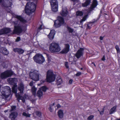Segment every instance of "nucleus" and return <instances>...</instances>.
<instances>
[{
    "instance_id": "31",
    "label": "nucleus",
    "mask_w": 120,
    "mask_h": 120,
    "mask_svg": "<svg viewBox=\"0 0 120 120\" xmlns=\"http://www.w3.org/2000/svg\"><path fill=\"white\" fill-rule=\"evenodd\" d=\"M22 115L23 116L26 117H30V114L26 113L25 112H23L22 114Z\"/></svg>"
},
{
    "instance_id": "21",
    "label": "nucleus",
    "mask_w": 120,
    "mask_h": 120,
    "mask_svg": "<svg viewBox=\"0 0 120 120\" xmlns=\"http://www.w3.org/2000/svg\"><path fill=\"white\" fill-rule=\"evenodd\" d=\"M55 34V31L54 30H51L49 34L48 35V36L49 38H54Z\"/></svg>"
},
{
    "instance_id": "41",
    "label": "nucleus",
    "mask_w": 120,
    "mask_h": 120,
    "mask_svg": "<svg viewBox=\"0 0 120 120\" xmlns=\"http://www.w3.org/2000/svg\"><path fill=\"white\" fill-rule=\"evenodd\" d=\"M33 84V81H32L30 83L29 85L31 86H32Z\"/></svg>"
},
{
    "instance_id": "55",
    "label": "nucleus",
    "mask_w": 120,
    "mask_h": 120,
    "mask_svg": "<svg viewBox=\"0 0 120 120\" xmlns=\"http://www.w3.org/2000/svg\"><path fill=\"white\" fill-rule=\"evenodd\" d=\"M120 120V119H118V120Z\"/></svg>"
},
{
    "instance_id": "15",
    "label": "nucleus",
    "mask_w": 120,
    "mask_h": 120,
    "mask_svg": "<svg viewBox=\"0 0 120 120\" xmlns=\"http://www.w3.org/2000/svg\"><path fill=\"white\" fill-rule=\"evenodd\" d=\"M69 45L68 44H66L65 45L64 48L62 51L61 52L63 53H66L69 51Z\"/></svg>"
},
{
    "instance_id": "6",
    "label": "nucleus",
    "mask_w": 120,
    "mask_h": 120,
    "mask_svg": "<svg viewBox=\"0 0 120 120\" xmlns=\"http://www.w3.org/2000/svg\"><path fill=\"white\" fill-rule=\"evenodd\" d=\"M1 90V96L3 98H7L10 94L11 89L8 86H6L2 88Z\"/></svg>"
},
{
    "instance_id": "51",
    "label": "nucleus",
    "mask_w": 120,
    "mask_h": 120,
    "mask_svg": "<svg viewBox=\"0 0 120 120\" xmlns=\"http://www.w3.org/2000/svg\"><path fill=\"white\" fill-rule=\"evenodd\" d=\"M73 1H75L77 0H72Z\"/></svg>"
},
{
    "instance_id": "48",
    "label": "nucleus",
    "mask_w": 120,
    "mask_h": 120,
    "mask_svg": "<svg viewBox=\"0 0 120 120\" xmlns=\"http://www.w3.org/2000/svg\"><path fill=\"white\" fill-rule=\"evenodd\" d=\"M4 2L2 1V0H0V4H1V6H2V3Z\"/></svg>"
},
{
    "instance_id": "8",
    "label": "nucleus",
    "mask_w": 120,
    "mask_h": 120,
    "mask_svg": "<svg viewBox=\"0 0 120 120\" xmlns=\"http://www.w3.org/2000/svg\"><path fill=\"white\" fill-rule=\"evenodd\" d=\"M33 59L34 61L36 63L41 64L44 62L45 60L42 55L40 54H37L34 57Z\"/></svg>"
},
{
    "instance_id": "29",
    "label": "nucleus",
    "mask_w": 120,
    "mask_h": 120,
    "mask_svg": "<svg viewBox=\"0 0 120 120\" xmlns=\"http://www.w3.org/2000/svg\"><path fill=\"white\" fill-rule=\"evenodd\" d=\"M67 28L69 32L72 33L73 32V29L68 26H67Z\"/></svg>"
},
{
    "instance_id": "44",
    "label": "nucleus",
    "mask_w": 120,
    "mask_h": 120,
    "mask_svg": "<svg viewBox=\"0 0 120 120\" xmlns=\"http://www.w3.org/2000/svg\"><path fill=\"white\" fill-rule=\"evenodd\" d=\"M103 61H104L105 60V57L104 56H103V57L101 59Z\"/></svg>"
},
{
    "instance_id": "54",
    "label": "nucleus",
    "mask_w": 120,
    "mask_h": 120,
    "mask_svg": "<svg viewBox=\"0 0 120 120\" xmlns=\"http://www.w3.org/2000/svg\"><path fill=\"white\" fill-rule=\"evenodd\" d=\"M4 112H7V111H5Z\"/></svg>"
},
{
    "instance_id": "1",
    "label": "nucleus",
    "mask_w": 120,
    "mask_h": 120,
    "mask_svg": "<svg viewBox=\"0 0 120 120\" xmlns=\"http://www.w3.org/2000/svg\"><path fill=\"white\" fill-rule=\"evenodd\" d=\"M16 17L18 20L12 22L14 26L12 34L19 35L25 30L26 26V24L24 23H26L27 21L21 16H17Z\"/></svg>"
},
{
    "instance_id": "2",
    "label": "nucleus",
    "mask_w": 120,
    "mask_h": 120,
    "mask_svg": "<svg viewBox=\"0 0 120 120\" xmlns=\"http://www.w3.org/2000/svg\"><path fill=\"white\" fill-rule=\"evenodd\" d=\"M8 81L10 84L13 85L12 88V92L15 94L17 100H21L23 102L25 101V98L28 99V97L27 94H25V96L24 97H22L19 94H16L17 92V85H16V83L17 81V79L15 78H11L8 79L7 80Z\"/></svg>"
},
{
    "instance_id": "14",
    "label": "nucleus",
    "mask_w": 120,
    "mask_h": 120,
    "mask_svg": "<svg viewBox=\"0 0 120 120\" xmlns=\"http://www.w3.org/2000/svg\"><path fill=\"white\" fill-rule=\"evenodd\" d=\"M11 31L10 28H4L0 30V35L8 33L10 32Z\"/></svg>"
},
{
    "instance_id": "34",
    "label": "nucleus",
    "mask_w": 120,
    "mask_h": 120,
    "mask_svg": "<svg viewBox=\"0 0 120 120\" xmlns=\"http://www.w3.org/2000/svg\"><path fill=\"white\" fill-rule=\"evenodd\" d=\"M115 48L117 50V53L120 52V50L118 46L116 45L115 46Z\"/></svg>"
},
{
    "instance_id": "49",
    "label": "nucleus",
    "mask_w": 120,
    "mask_h": 120,
    "mask_svg": "<svg viewBox=\"0 0 120 120\" xmlns=\"http://www.w3.org/2000/svg\"><path fill=\"white\" fill-rule=\"evenodd\" d=\"M57 107L58 108H59L60 107V105H57Z\"/></svg>"
},
{
    "instance_id": "43",
    "label": "nucleus",
    "mask_w": 120,
    "mask_h": 120,
    "mask_svg": "<svg viewBox=\"0 0 120 120\" xmlns=\"http://www.w3.org/2000/svg\"><path fill=\"white\" fill-rule=\"evenodd\" d=\"M81 72H78L76 74V75L77 76H79L81 75Z\"/></svg>"
},
{
    "instance_id": "27",
    "label": "nucleus",
    "mask_w": 120,
    "mask_h": 120,
    "mask_svg": "<svg viewBox=\"0 0 120 120\" xmlns=\"http://www.w3.org/2000/svg\"><path fill=\"white\" fill-rule=\"evenodd\" d=\"M116 107L117 106L116 105L114 106L112 108L110 111V114H112L114 112H115Z\"/></svg>"
},
{
    "instance_id": "40",
    "label": "nucleus",
    "mask_w": 120,
    "mask_h": 120,
    "mask_svg": "<svg viewBox=\"0 0 120 120\" xmlns=\"http://www.w3.org/2000/svg\"><path fill=\"white\" fill-rule=\"evenodd\" d=\"M65 65L66 67L67 68H68V63L67 62H65Z\"/></svg>"
},
{
    "instance_id": "3",
    "label": "nucleus",
    "mask_w": 120,
    "mask_h": 120,
    "mask_svg": "<svg viewBox=\"0 0 120 120\" xmlns=\"http://www.w3.org/2000/svg\"><path fill=\"white\" fill-rule=\"evenodd\" d=\"M36 7V5L34 3L31 2L28 3L25 7V13L27 15H30L31 12L35 11Z\"/></svg>"
},
{
    "instance_id": "39",
    "label": "nucleus",
    "mask_w": 120,
    "mask_h": 120,
    "mask_svg": "<svg viewBox=\"0 0 120 120\" xmlns=\"http://www.w3.org/2000/svg\"><path fill=\"white\" fill-rule=\"evenodd\" d=\"M97 20V19L96 20L95 19H93V21L90 23H93L94 22H96Z\"/></svg>"
},
{
    "instance_id": "35",
    "label": "nucleus",
    "mask_w": 120,
    "mask_h": 120,
    "mask_svg": "<svg viewBox=\"0 0 120 120\" xmlns=\"http://www.w3.org/2000/svg\"><path fill=\"white\" fill-rule=\"evenodd\" d=\"M92 26V25L91 23H89V24L87 25V28L89 29H90L91 28V26Z\"/></svg>"
},
{
    "instance_id": "13",
    "label": "nucleus",
    "mask_w": 120,
    "mask_h": 120,
    "mask_svg": "<svg viewBox=\"0 0 120 120\" xmlns=\"http://www.w3.org/2000/svg\"><path fill=\"white\" fill-rule=\"evenodd\" d=\"M12 0H6V4L4 1L2 3V7H8L11 6L12 3Z\"/></svg>"
},
{
    "instance_id": "32",
    "label": "nucleus",
    "mask_w": 120,
    "mask_h": 120,
    "mask_svg": "<svg viewBox=\"0 0 120 120\" xmlns=\"http://www.w3.org/2000/svg\"><path fill=\"white\" fill-rule=\"evenodd\" d=\"M87 16V15H86L80 21L81 23L85 21L86 19Z\"/></svg>"
},
{
    "instance_id": "57",
    "label": "nucleus",
    "mask_w": 120,
    "mask_h": 120,
    "mask_svg": "<svg viewBox=\"0 0 120 120\" xmlns=\"http://www.w3.org/2000/svg\"><path fill=\"white\" fill-rule=\"evenodd\" d=\"M17 38H20V37H18Z\"/></svg>"
},
{
    "instance_id": "56",
    "label": "nucleus",
    "mask_w": 120,
    "mask_h": 120,
    "mask_svg": "<svg viewBox=\"0 0 120 120\" xmlns=\"http://www.w3.org/2000/svg\"><path fill=\"white\" fill-rule=\"evenodd\" d=\"M1 87V85H0V88Z\"/></svg>"
},
{
    "instance_id": "4",
    "label": "nucleus",
    "mask_w": 120,
    "mask_h": 120,
    "mask_svg": "<svg viewBox=\"0 0 120 120\" xmlns=\"http://www.w3.org/2000/svg\"><path fill=\"white\" fill-rule=\"evenodd\" d=\"M29 75L30 79L35 81H38L41 76L38 71L33 70L30 73Z\"/></svg>"
},
{
    "instance_id": "50",
    "label": "nucleus",
    "mask_w": 120,
    "mask_h": 120,
    "mask_svg": "<svg viewBox=\"0 0 120 120\" xmlns=\"http://www.w3.org/2000/svg\"><path fill=\"white\" fill-rule=\"evenodd\" d=\"M105 36H101L100 37V38H104Z\"/></svg>"
},
{
    "instance_id": "26",
    "label": "nucleus",
    "mask_w": 120,
    "mask_h": 120,
    "mask_svg": "<svg viewBox=\"0 0 120 120\" xmlns=\"http://www.w3.org/2000/svg\"><path fill=\"white\" fill-rule=\"evenodd\" d=\"M58 114L59 117L60 118H62L63 116V111L61 110H60L58 111Z\"/></svg>"
},
{
    "instance_id": "20",
    "label": "nucleus",
    "mask_w": 120,
    "mask_h": 120,
    "mask_svg": "<svg viewBox=\"0 0 120 120\" xmlns=\"http://www.w3.org/2000/svg\"><path fill=\"white\" fill-rule=\"evenodd\" d=\"M14 51L15 52H18L19 54H21L24 52V50L20 48H15L14 49Z\"/></svg>"
},
{
    "instance_id": "23",
    "label": "nucleus",
    "mask_w": 120,
    "mask_h": 120,
    "mask_svg": "<svg viewBox=\"0 0 120 120\" xmlns=\"http://www.w3.org/2000/svg\"><path fill=\"white\" fill-rule=\"evenodd\" d=\"M37 89V88L34 86H33L31 87V91L33 95H35L36 94Z\"/></svg>"
},
{
    "instance_id": "11",
    "label": "nucleus",
    "mask_w": 120,
    "mask_h": 120,
    "mask_svg": "<svg viewBox=\"0 0 120 120\" xmlns=\"http://www.w3.org/2000/svg\"><path fill=\"white\" fill-rule=\"evenodd\" d=\"M13 74V72L11 70H7L2 73L0 77L2 79L6 78L11 76Z\"/></svg>"
},
{
    "instance_id": "58",
    "label": "nucleus",
    "mask_w": 120,
    "mask_h": 120,
    "mask_svg": "<svg viewBox=\"0 0 120 120\" xmlns=\"http://www.w3.org/2000/svg\"><path fill=\"white\" fill-rule=\"evenodd\" d=\"M82 68H81V69L82 70Z\"/></svg>"
},
{
    "instance_id": "24",
    "label": "nucleus",
    "mask_w": 120,
    "mask_h": 120,
    "mask_svg": "<svg viewBox=\"0 0 120 120\" xmlns=\"http://www.w3.org/2000/svg\"><path fill=\"white\" fill-rule=\"evenodd\" d=\"M90 3V0H87L84 3L82 4V6L83 7H86Z\"/></svg>"
},
{
    "instance_id": "22",
    "label": "nucleus",
    "mask_w": 120,
    "mask_h": 120,
    "mask_svg": "<svg viewBox=\"0 0 120 120\" xmlns=\"http://www.w3.org/2000/svg\"><path fill=\"white\" fill-rule=\"evenodd\" d=\"M24 86L23 84L21 83L19 84V90L20 91V93L22 94L23 92V90Z\"/></svg>"
},
{
    "instance_id": "45",
    "label": "nucleus",
    "mask_w": 120,
    "mask_h": 120,
    "mask_svg": "<svg viewBox=\"0 0 120 120\" xmlns=\"http://www.w3.org/2000/svg\"><path fill=\"white\" fill-rule=\"evenodd\" d=\"M49 110L50 111V112H51L52 111V108L51 107H50L49 108Z\"/></svg>"
},
{
    "instance_id": "12",
    "label": "nucleus",
    "mask_w": 120,
    "mask_h": 120,
    "mask_svg": "<svg viewBox=\"0 0 120 120\" xmlns=\"http://www.w3.org/2000/svg\"><path fill=\"white\" fill-rule=\"evenodd\" d=\"M46 90V88L45 86H43L39 89L38 91L37 95L39 97H41L43 95V91L45 92Z\"/></svg>"
},
{
    "instance_id": "46",
    "label": "nucleus",
    "mask_w": 120,
    "mask_h": 120,
    "mask_svg": "<svg viewBox=\"0 0 120 120\" xmlns=\"http://www.w3.org/2000/svg\"><path fill=\"white\" fill-rule=\"evenodd\" d=\"M73 82V80L72 79H71L70 80L69 82V83L70 84H71Z\"/></svg>"
},
{
    "instance_id": "5",
    "label": "nucleus",
    "mask_w": 120,
    "mask_h": 120,
    "mask_svg": "<svg viewBox=\"0 0 120 120\" xmlns=\"http://www.w3.org/2000/svg\"><path fill=\"white\" fill-rule=\"evenodd\" d=\"M49 49L51 52H59L61 48L58 43L53 42L50 45Z\"/></svg>"
},
{
    "instance_id": "7",
    "label": "nucleus",
    "mask_w": 120,
    "mask_h": 120,
    "mask_svg": "<svg viewBox=\"0 0 120 120\" xmlns=\"http://www.w3.org/2000/svg\"><path fill=\"white\" fill-rule=\"evenodd\" d=\"M55 75L51 70H49L47 72L46 76L47 81L49 82H51L55 81Z\"/></svg>"
},
{
    "instance_id": "38",
    "label": "nucleus",
    "mask_w": 120,
    "mask_h": 120,
    "mask_svg": "<svg viewBox=\"0 0 120 120\" xmlns=\"http://www.w3.org/2000/svg\"><path fill=\"white\" fill-rule=\"evenodd\" d=\"M16 107L15 106H11V111H14L15 110V108Z\"/></svg>"
},
{
    "instance_id": "19",
    "label": "nucleus",
    "mask_w": 120,
    "mask_h": 120,
    "mask_svg": "<svg viewBox=\"0 0 120 120\" xmlns=\"http://www.w3.org/2000/svg\"><path fill=\"white\" fill-rule=\"evenodd\" d=\"M18 115L17 112H14L12 113L10 115L9 117L12 120H14L16 118Z\"/></svg>"
},
{
    "instance_id": "33",
    "label": "nucleus",
    "mask_w": 120,
    "mask_h": 120,
    "mask_svg": "<svg viewBox=\"0 0 120 120\" xmlns=\"http://www.w3.org/2000/svg\"><path fill=\"white\" fill-rule=\"evenodd\" d=\"M36 115L40 117L41 116V113L39 111H37L35 112Z\"/></svg>"
},
{
    "instance_id": "25",
    "label": "nucleus",
    "mask_w": 120,
    "mask_h": 120,
    "mask_svg": "<svg viewBox=\"0 0 120 120\" xmlns=\"http://www.w3.org/2000/svg\"><path fill=\"white\" fill-rule=\"evenodd\" d=\"M62 82L61 79L60 77H58L56 79V83L57 85H60Z\"/></svg>"
},
{
    "instance_id": "9",
    "label": "nucleus",
    "mask_w": 120,
    "mask_h": 120,
    "mask_svg": "<svg viewBox=\"0 0 120 120\" xmlns=\"http://www.w3.org/2000/svg\"><path fill=\"white\" fill-rule=\"evenodd\" d=\"M54 25L55 26L56 28H58L64 24V19L62 17L58 16L57 19L54 21Z\"/></svg>"
},
{
    "instance_id": "36",
    "label": "nucleus",
    "mask_w": 120,
    "mask_h": 120,
    "mask_svg": "<svg viewBox=\"0 0 120 120\" xmlns=\"http://www.w3.org/2000/svg\"><path fill=\"white\" fill-rule=\"evenodd\" d=\"M94 117V116L92 115H91L88 117L87 118L88 120H91Z\"/></svg>"
},
{
    "instance_id": "28",
    "label": "nucleus",
    "mask_w": 120,
    "mask_h": 120,
    "mask_svg": "<svg viewBox=\"0 0 120 120\" xmlns=\"http://www.w3.org/2000/svg\"><path fill=\"white\" fill-rule=\"evenodd\" d=\"M2 49H3V50L2 52L5 55H7L8 54V52L6 48H3Z\"/></svg>"
},
{
    "instance_id": "10",
    "label": "nucleus",
    "mask_w": 120,
    "mask_h": 120,
    "mask_svg": "<svg viewBox=\"0 0 120 120\" xmlns=\"http://www.w3.org/2000/svg\"><path fill=\"white\" fill-rule=\"evenodd\" d=\"M52 10L53 11L56 12L58 10V3L57 0H50Z\"/></svg>"
},
{
    "instance_id": "53",
    "label": "nucleus",
    "mask_w": 120,
    "mask_h": 120,
    "mask_svg": "<svg viewBox=\"0 0 120 120\" xmlns=\"http://www.w3.org/2000/svg\"><path fill=\"white\" fill-rule=\"evenodd\" d=\"M100 38V39L101 40H102L103 39V38Z\"/></svg>"
},
{
    "instance_id": "18",
    "label": "nucleus",
    "mask_w": 120,
    "mask_h": 120,
    "mask_svg": "<svg viewBox=\"0 0 120 120\" xmlns=\"http://www.w3.org/2000/svg\"><path fill=\"white\" fill-rule=\"evenodd\" d=\"M83 49L82 48L80 49L76 54V56L78 58H80L83 54Z\"/></svg>"
},
{
    "instance_id": "42",
    "label": "nucleus",
    "mask_w": 120,
    "mask_h": 120,
    "mask_svg": "<svg viewBox=\"0 0 120 120\" xmlns=\"http://www.w3.org/2000/svg\"><path fill=\"white\" fill-rule=\"evenodd\" d=\"M20 38H17L16 40L15 41L16 42H18L20 41Z\"/></svg>"
},
{
    "instance_id": "17",
    "label": "nucleus",
    "mask_w": 120,
    "mask_h": 120,
    "mask_svg": "<svg viewBox=\"0 0 120 120\" xmlns=\"http://www.w3.org/2000/svg\"><path fill=\"white\" fill-rule=\"evenodd\" d=\"M97 4L98 2L96 0H94L91 7L89 9L90 12L93 10L94 8L96 7Z\"/></svg>"
},
{
    "instance_id": "30",
    "label": "nucleus",
    "mask_w": 120,
    "mask_h": 120,
    "mask_svg": "<svg viewBox=\"0 0 120 120\" xmlns=\"http://www.w3.org/2000/svg\"><path fill=\"white\" fill-rule=\"evenodd\" d=\"M76 15L77 16H81L82 15L83 13L82 11H78L76 12Z\"/></svg>"
},
{
    "instance_id": "37",
    "label": "nucleus",
    "mask_w": 120,
    "mask_h": 120,
    "mask_svg": "<svg viewBox=\"0 0 120 120\" xmlns=\"http://www.w3.org/2000/svg\"><path fill=\"white\" fill-rule=\"evenodd\" d=\"M43 28V27L42 24L41 25H40L39 27L38 28V29L41 30Z\"/></svg>"
},
{
    "instance_id": "52",
    "label": "nucleus",
    "mask_w": 120,
    "mask_h": 120,
    "mask_svg": "<svg viewBox=\"0 0 120 120\" xmlns=\"http://www.w3.org/2000/svg\"><path fill=\"white\" fill-rule=\"evenodd\" d=\"M92 64H93L95 66V64H94V63H93Z\"/></svg>"
},
{
    "instance_id": "47",
    "label": "nucleus",
    "mask_w": 120,
    "mask_h": 120,
    "mask_svg": "<svg viewBox=\"0 0 120 120\" xmlns=\"http://www.w3.org/2000/svg\"><path fill=\"white\" fill-rule=\"evenodd\" d=\"M100 114L101 115H102L103 114V111L102 110V111H101L100 112Z\"/></svg>"
},
{
    "instance_id": "16",
    "label": "nucleus",
    "mask_w": 120,
    "mask_h": 120,
    "mask_svg": "<svg viewBox=\"0 0 120 120\" xmlns=\"http://www.w3.org/2000/svg\"><path fill=\"white\" fill-rule=\"evenodd\" d=\"M68 13V10L66 8H63L62 11L61 12L60 14L63 17H66L67 16Z\"/></svg>"
}]
</instances>
